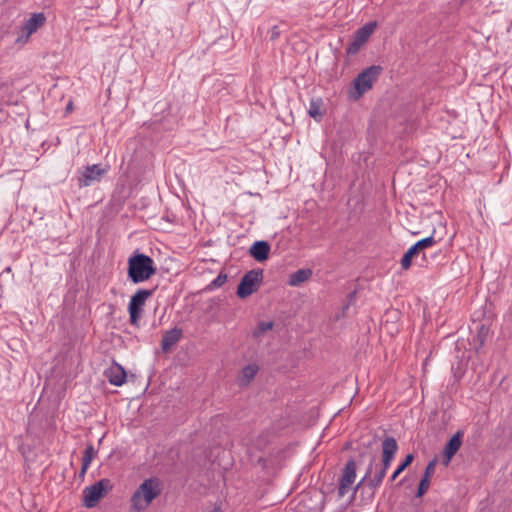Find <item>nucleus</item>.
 <instances>
[{"label":"nucleus","instance_id":"obj_20","mask_svg":"<svg viewBox=\"0 0 512 512\" xmlns=\"http://www.w3.org/2000/svg\"><path fill=\"white\" fill-rule=\"evenodd\" d=\"M322 105L321 98H312L310 100L308 114L317 122H320L323 117Z\"/></svg>","mask_w":512,"mask_h":512},{"label":"nucleus","instance_id":"obj_8","mask_svg":"<svg viewBox=\"0 0 512 512\" xmlns=\"http://www.w3.org/2000/svg\"><path fill=\"white\" fill-rule=\"evenodd\" d=\"M377 27L376 22H368L359 29H357L351 39V42L346 47L347 55H355L361 47L369 40Z\"/></svg>","mask_w":512,"mask_h":512},{"label":"nucleus","instance_id":"obj_5","mask_svg":"<svg viewBox=\"0 0 512 512\" xmlns=\"http://www.w3.org/2000/svg\"><path fill=\"white\" fill-rule=\"evenodd\" d=\"M113 488L111 481L107 478H103L95 484L86 487L83 490V505L86 508H93L97 505L99 500L104 495L111 491Z\"/></svg>","mask_w":512,"mask_h":512},{"label":"nucleus","instance_id":"obj_28","mask_svg":"<svg viewBox=\"0 0 512 512\" xmlns=\"http://www.w3.org/2000/svg\"><path fill=\"white\" fill-rule=\"evenodd\" d=\"M280 29H279V26L277 25H274L270 31H269V37H270V40L274 41L276 40L279 36H280Z\"/></svg>","mask_w":512,"mask_h":512},{"label":"nucleus","instance_id":"obj_32","mask_svg":"<svg viewBox=\"0 0 512 512\" xmlns=\"http://www.w3.org/2000/svg\"><path fill=\"white\" fill-rule=\"evenodd\" d=\"M212 512H220V511H219V510H217V509H214Z\"/></svg>","mask_w":512,"mask_h":512},{"label":"nucleus","instance_id":"obj_3","mask_svg":"<svg viewBox=\"0 0 512 512\" xmlns=\"http://www.w3.org/2000/svg\"><path fill=\"white\" fill-rule=\"evenodd\" d=\"M154 290L138 289L130 298L128 304L129 321L132 326L139 327L142 318L143 307L146 301L153 295Z\"/></svg>","mask_w":512,"mask_h":512},{"label":"nucleus","instance_id":"obj_7","mask_svg":"<svg viewBox=\"0 0 512 512\" xmlns=\"http://www.w3.org/2000/svg\"><path fill=\"white\" fill-rule=\"evenodd\" d=\"M383 68L379 65H372L364 69L354 79V87L357 92V98L361 97L364 93L370 90L379 78Z\"/></svg>","mask_w":512,"mask_h":512},{"label":"nucleus","instance_id":"obj_14","mask_svg":"<svg viewBox=\"0 0 512 512\" xmlns=\"http://www.w3.org/2000/svg\"><path fill=\"white\" fill-rule=\"evenodd\" d=\"M270 244L267 241H255L249 248L250 255L258 262H263L269 258Z\"/></svg>","mask_w":512,"mask_h":512},{"label":"nucleus","instance_id":"obj_23","mask_svg":"<svg viewBox=\"0 0 512 512\" xmlns=\"http://www.w3.org/2000/svg\"><path fill=\"white\" fill-rule=\"evenodd\" d=\"M437 243V240L434 238L433 234L423 238L415 243L417 248L422 252L423 258H426L425 249L434 246Z\"/></svg>","mask_w":512,"mask_h":512},{"label":"nucleus","instance_id":"obj_31","mask_svg":"<svg viewBox=\"0 0 512 512\" xmlns=\"http://www.w3.org/2000/svg\"><path fill=\"white\" fill-rule=\"evenodd\" d=\"M72 107V103L70 102L68 105H67V110H70Z\"/></svg>","mask_w":512,"mask_h":512},{"label":"nucleus","instance_id":"obj_24","mask_svg":"<svg viewBox=\"0 0 512 512\" xmlns=\"http://www.w3.org/2000/svg\"><path fill=\"white\" fill-rule=\"evenodd\" d=\"M274 326V323L272 321L268 322H259L257 327L254 329L252 335L254 338L259 339L263 336V334L269 330H271Z\"/></svg>","mask_w":512,"mask_h":512},{"label":"nucleus","instance_id":"obj_25","mask_svg":"<svg viewBox=\"0 0 512 512\" xmlns=\"http://www.w3.org/2000/svg\"><path fill=\"white\" fill-rule=\"evenodd\" d=\"M227 281V274L225 273H219L218 276L212 280L207 286H206V290L207 291H212V290H215L217 288H220L222 287Z\"/></svg>","mask_w":512,"mask_h":512},{"label":"nucleus","instance_id":"obj_1","mask_svg":"<svg viewBox=\"0 0 512 512\" xmlns=\"http://www.w3.org/2000/svg\"><path fill=\"white\" fill-rule=\"evenodd\" d=\"M157 272L154 260L139 251H134L127 261V278L133 284L148 281Z\"/></svg>","mask_w":512,"mask_h":512},{"label":"nucleus","instance_id":"obj_22","mask_svg":"<svg viewBox=\"0 0 512 512\" xmlns=\"http://www.w3.org/2000/svg\"><path fill=\"white\" fill-rule=\"evenodd\" d=\"M414 459L413 454L406 455L405 459L402 461L401 464L398 465V467L395 469V471L392 473L389 482L392 483L396 480V478L412 463Z\"/></svg>","mask_w":512,"mask_h":512},{"label":"nucleus","instance_id":"obj_29","mask_svg":"<svg viewBox=\"0 0 512 512\" xmlns=\"http://www.w3.org/2000/svg\"><path fill=\"white\" fill-rule=\"evenodd\" d=\"M439 512H456V508L452 503H445L441 506Z\"/></svg>","mask_w":512,"mask_h":512},{"label":"nucleus","instance_id":"obj_12","mask_svg":"<svg viewBox=\"0 0 512 512\" xmlns=\"http://www.w3.org/2000/svg\"><path fill=\"white\" fill-rule=\"evenodd\" d=\"M398 450V444L394 437H386L382 442V459L379 465L383 468L390 467Z\"/></svg>","mask_w":512,"mask_h":512},{"label":"nucleus","instance_id":"obj_4","mask_svg":"<svg viewBox=\"0 0 512 512\" xmlns=\"http://www.w3.org/2000/svg\"><path fill=\"white\" fill-rule=\"evenodd\" d=\"M109 165L93 164L84 167L78 171L77 181L79 188L89 187L101 182L102 178L108 173Z\"/></svg>","mask_w":512,"mask_h":512},{"label":"nucleus","instance_id":"obj_27","mask_svg":"<svg viewBox=\"0 0 512 512\" xmlns=\"http://www.w3.org/2000/svg\"><path fill=\"white\" fill-rule=\"evenodd\" d=\"M436 464H437V458L435 457L434 459H432L426 466L425 468V471H424V475L423 477L424 478H427L430 480L431 476L434 474L435 472V467H436Z\"/></svg>","mask_w":512,"mask_h":512},{"label":"nucleus","instance_id":"obj_2","mask_svg":"<svg viewBox=\"0 0 512 512\" xmlns=\"http://www.w3.org/2000/svg\"><path fill=\"white\" fill-rule=\"evenodd\" d=\"M161 490L159 479H145L131 497V508L137 512L145 510L161 494Z\"/></svg>","mask_w":512,"mask_h":512},{"label":"nucleus","instance_id":"obj_19","mask_svg":"<svg viewBox=\"0 0 512 512\" xmlns=\"http://www.w3.org/2000/svg\"><path fill=\"white\" fill-rule=\"evenodd\" d=\"M96 455V451L94 449V446L92 444H89L84 453H83V456H82V467H81V470L79 472V477L80 478H84L86 472H87V469L89 468L93 458L95 457Z\"/></svg>","mask_w":512,"mask_h":512},{"label":"nucleus","instance_id":"obj_9","mask_svg":"<svg viewBox=\"0 0 512 512\" xmlns=\"http://www.w3.org/2000/svg\"><path fill=\"white\" fill-rule=\"evenodd\" d=\"M46 22V17L43 13H35L27 19L19 31L16 43H26L30 36L41 28Z\"/></svg>","mask_w":512,"mask_h":512},{"label":"nucleus","instance_id":"obj_16","mask_svg":"<svg viewBox=\"0 0 512 512\" xmlns=\"http://www.w3.org/2000/svg\"><path fill=\"white\" fill-rule=\"evenodd\" d=\"M463 432L457 431L446 443L444 451L447 452V458H453V456L458 452L462 445Z\"/></svg>","mask_w":512,"mask_h":512},{"label":"nucleus","instance_id":"obj_17","mask_svg":"<svg viewBox=\"0 0 512 512\" xmlns=\"http://www.w3.org/2000/svg\"><path fill=\"white\" fill-rule=\"evenodd\" d=\"M259 371V367L257 364H249L245 366L239 378V384L241 386H247L250 382L255 378L256 374Z\"/></svg>","mask_w":512,"mask_h":512},{"label":"nucleus","instance_id":"obj_6","mask_svg":"<svg viewBox=\"0 0 512 512\" xmlns=\"http://www.w3.org/2000/svg\"><path fill=\"white\" fill-rule=\"evenodd\" d=\"M263 270L253 269L243 275L237 287V296L245 299L258 290L262 283Z\"/></svg>","mask_w":512,"mask_h":512},{"label":"nucleus","instance_id":"obj_26","mask_svg":"<svg viewBox=\"0 0 512 512\" xmlns=\"http://www.w3.org/2000/svg\"><path fill=\"white\" fill-rule=\"evenodd\" d=\"M430 487V480L427 478L422 477L420 480V483L418 485L416 497H422L429 489Z\"/></svg>","mask_w":512,"mask_h":512},{"label":"nucleus","instance_id":"obj_30","mask_svg":"<svg viewBox=\"0 0 512 512\" xmlns=\"http://www.w3.org/2000/svg\"><path fill=\"white\" fill-rule=\"evenodd\" d=\"M452 458H447V452L444 451V458H443V464L445 466H448Z\"/></svg>","mask_w":512,"mask_h":512},{"label":"nucleus","instance_id":"obj_11","mask_svg":"<svg viewBox=\"0 0 512 512\" xmlns=\"http://www.w3.org/2000/svg\"><path fill=\"white\" fill-rule=\"evenodd\" d=\"M357 465L354 459H350L346 462L341 477L339 479L338 496L342 498L350 490L352 484L356 479Z\"/></svg>","mask_w":512,"mask_h":512},{"label":"nucleus","instance_id":"obj_10","mask_svg":"<svg viewBox=\"0 0 512 512\" xmlns=\"http://www.w3.org/2000/svg\"><path fill=\"white\" fill-rule=\"evenodd\" d=\"M373 462H370L368 468H367V471H366V474L365 476L360 480V482L355 486L354 488V492H353V495L352 497H354L356 491L363 485V483L365 481H367V485L370 489L372 490H375L377 489L378 487H380L385 475H386V472H387V469L386 468H383L381 467L379 464H376L375 465V474L374 476L372 477V473H373Z\"/></svg>","mask_w":512,"mask_h":512},{"label":"nucleus","instance_id":"obj_13","mask_svg":"<svg viewBox=\"0 0 512 512\" xmlns=\"http://www.w3.org/2000/svg\"><path fill=\"white\" fill-rule=\"evenodd\" d=\"M183 336V330L178 327H174L170 330H166L162 334L161 349L163 352H168L170 349L177 344Z\"/></svg>","mask_w":512,"mask_h":512},{"label":"nucleus","instance_id":"obj_18","mask_svg":"<svg viewBox=\"0 0 512 512\" xmlns=\"http://www.w3.org/2000/svg\"><path fill=\"white\" fill-rule=\"evenodd\" d=\"M312 275V271L310 269H299L289 276L288 284L290 286L296 287L307 281Z\"/></svg>","mask_w":512,"mask_h":512},{"label":"nucleus","instance_id":"obj_15","mask_svg":"<svg viewBox=\"0 0 512 512\" xmlns=\"http://www.w3.org/2000/svg\"><path fill=\"white\" fill-rule=\"evenodd\" d=\"M106 376L112 385L121 386L125 383L127 375L124 368L115 363L106 371Z\"/></svg>","mask_w":512,"mask_h":512},{"label":"nucleus","instance_id":"obj_21","mask_svg":"<svg viewBox=\"0 0 512 512\" xmlns=\"http://www.w3.org/2000/svg\"><path fill=\"white\" fill-rule=\"evenodd\" d=\"M422 253L415 244H413L403 255L400 264L403 270H408L412 265V259Z\"/></svg>","mask_w":512,"mask_h":512}]
</instances>
